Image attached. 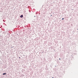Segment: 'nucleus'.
Masks as SVG:
<instances>
[{"label": "nucleus", "instance_id": "nucleus-6", "mask_svg": "<svg viewBox=\"0 0 78 78\" xmlns=\"http://www.w3.org/2000/svg\"><path fill=\"white\" fill-rule=\"evenodd\" d=\"M52 16V15H51V16Z\"/></svg>", "mask_w": 78, "mask_h": 78}, {"label": "nucleus", "instance_id": "nucleus-9", "mask_svg": "<svg viewBox=\"0 0 78 78\" xmlns=\"http://www.w3.org/2000/svg\"><path fill=\"white\" fill-rule=\"evenodd\" d=\"M3 21H4V20H3Z\"/></svg>", "mask_w": 78, "mask_h": 78}, {"label": "nucleus", "instance_id": "nucleus-5", "mask_svg": "<svg viewBox=\"0 0 78 78\" xmlns=\"http://www.w3.org/2000/svg\"><path fill=\"white\" fill-rule=\"evenodd\" d=\"M59 59L60 60H61V58H59Z\"/></svg>", "mask_w": 78, "mask_h": 78}, {"label": "nucleus", "instance_id": "nucleus-1", "mask_svg": "<svg viewBox=\"0 0 78 78\" xmlns=\"http://www.w3.org/2000/svg\"><path fill=\"white\" fill-rule=\"evenodd\" d=\"M20 17H21V18H23V15H21L20 16Z\"/></svg>", "mask_w": 78, "mask_h": 78}, {"label": "nucleus", "instance_id": "nucleus-3", "mask_svg": "<svg viewBox=\"0 0 78 78\" xmlns=\"http://www.w3.org/2000/svg\"><path fill=\"white\" fill-rule=\"evenodd\" d=\"M64 18H62V20H64Z\"/></svg>", "mask_w": 78, "mask_h": 78}, {"label": "nucleus", "instance_id": "nucleus-2", "mask_svg": "<svg viewBox=\"0 0 78 78\" xmlns=\"http://www.w3.org/2000/svg\"><path fill=\"white\" fill-rule=\"evenodd\" d=\"M6 73H3V74H2V75H6Z\"/></svg>", "mask_w": 78, "mask_h": 78}, {"label": "nucleus", "instance_id": "nucleus-8", "mask_svg": "<svg viewBox=\"0 0 78 78\" xmlns=\"http://www.w3.org/2000/svg\"><path fill=\"white\" fill-rule=\"evenodd\" d=\"M40 53H41V52H39V54H40Z\"/></svg>", "mask_w": 78, "mask_h": 78}, {"label": "nucleus", "instance_id": "nucleus-4", "mask_svg": "<svg viewBox=\"0 0 78 78\" xmlns=\"http://www.w3.org/2000/svg\"><path fill=\"white\" fill-rule=\"evenodd\" d=\"M34 17H36V16H34Z\"/></svg>", "mask_w": 78, "mask_h": 78}, {"label": "nucleus", "instance_id": "nucleus-10", "mask_svg": "<svg viewBox=\"0 0 78 78\" xmlns=\"http://www.w3.org/2000/svg\"><path fill=\"white\" fill-rule=\"evenodd\" d=\"M77 30H78V29H77Z\"/></svg>", "mask_w": 78, "mask_h": 78}, {"label": "nucleus", "instance_id": "nucleus-7", "mask_svg": "<svg viewBox=\"0 0 78 78\" xmlns=\"http://www.w3.org/2000/svg\"><path fill=\"white\" fill-rule=\"evenodd\" d=\"M52 78H54V77H52Z\"/></svg>", "mask_w": 78, "mask_h": 78}]
</instances>
